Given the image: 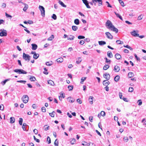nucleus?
Masks as SVG:
<instances>
[{"label":"nucleus","instance_id":"f257e3e1","mask_svg":"<svg viewBox=\"0 0 146 146\" xmlns=\"http://www.w3.org/2000/svg\"><path fill=\"white\" fill-rule=\"evenodd\" d=\"M106 26L107 27L108 29L111 31L115 32V33H117L118 32V29L115 27L109 20L107 21L106 23Z\"/></svg>","mask_w":146,"mask_h":146},{"label":"nucleus","instance_id":"f03ea898","mask_svg":"<svg viewBox=\"0 0 146 146\" xmlns=\"http://www.w3.org/2000/svg\"><path fill=\"white\" fill-rule=\"evenodd\" d=\"M21 100L24 103L26 104L29 100V97L27 95H24L22 97Z\"/></svg>","mask_w":146,"mask_h":146},{"label":"nucleus","instance_id":"7ed1b4c3","mask_svg":"<svg viewBox=\"0 0 146 146\" xmlns=\"http://www.w3.org/2000/svg\"><path fill=\"white\" fill-rule=\"evenodd\" d=\"M14 71L15 72L18 73L19 74H26L27 72L23 69H16L14 70Z\"/></svg>","mask_w":146,"mask_h":146},{"label":"nucleus","instance_id":"20e7f679","mask_svg":"<svg viewBox=\"0 0 146 146\" xmlns=\"http://www.w3.org/2000/svg\"><path fill=\"white\" fill-rule=\"evenodd\" d=\"M23 57L26 61L28 62L30 60L31 58V57L29 55L26 54L25 53H23Z\"/></svg>","mask_w":146,"mask_h":146},{"label":"nucleus","instance_id":"39448f33","mask_svg":"<svg viewBox=\"0 0 146 146\" xmlns=\"http://www.w3.org/2000/svg\"><path fill=\"white\" fill-rule=\"evenodd\" d=\"M39 8L41 12L42 16L43 17H44L45 15V11L44 8L42 6L40 5L39 7Z\"/></svg>","mask_w":146,"mask_h":146},{"label":"nucleus","instance_id":"423d86ee","mask_svg":"<svg viewBox=\"0 0 146 146\" xmlns=\"http://www.w3.org/2000/svg\"><path fill=\"white\" fill-rule=\"evenodd\" d=\"M0 31L1 32L0 33V36H6L7 35V32L6 30L4 29H1Z\"/></svg>","mask_w":146,"mask_h":146},{"label":"nucleus","instance_id":"0eeeda50","mask_svg":"<svg viewBox=\"0 0 146 146\" xmlns=\"http://www.w3.org/2000/svg\"><path fill=\"white\" fill-rule=\"evenodd\" d=\"M139 31L138 30H134L133 31L131 32V34L133 36L137 37L139 36Z\"/></svg>","mask_w":146,"mask_h":146},{"label":"nucleus","instance_id":"6e6552de","mask_svg":"<svg viewBox=\"0 0 146 146\" xmlns=\"http://www.w3.org/2000/svg\"><path fill=\"white\" fill-rule=\"evenodd\" d=\"M105 34L107 38L110 39H113V36L109 32H106L105 33Z\"/></svg>","mask_w":146,"mask_h":146},{"label":"nucleus","instance_id":"1a4fd4ad","mask_svg":"<svg viewBox=\"0 0 146 146\" xmlns=\"http://www.w3.org/2000/svg\"><path fill=\"white\" fill-rule=\"evenodd\" d=\"M85 5L87 8L90 9L91 8L90 7L89 5V2L87 0H84L83 1Z\"/></svg>","mask_w":146,"mask_h":146},{"label":"nucleus","instance_id":"9d476101","mask_svg":"<svg viewBox=\"0 0 146 146\" xmlns=\"http://www.w3.org/2000/svg\"><path fill=\"white\" fill-rule=\"evenodd\" d=\"M103 76L107 80H109L110 79V75L108 73H105L104 74Z\"/></svg>","mask_w":146,"mask_h":146},{"label":"nucleus","instance_id":"9b49d317","mask_svg":"<svg viewBox=\"0 0 146 146\" xmlns=\"http://www.w3.org/2000/svg\"><path fill=\"white\" fill-rule=\"evenodd\" d=\"M67 100L69 102L71 103H73L75 101L74 99L71 97H69L68 98Z\"/></svg>","mask_w":146,"mask_h":146},{"label":"nucleus","instance_id":"f8f14e48","mask_svg":"<svg viewBox=\"0 0 146 146\" xmlns=\"http://www.w3.org/2000/svg\"><path fill=\"white\" fill-rule=\"evenodd\" d=\"M108 80H104L103 81V84L104 86H107L110 84V82Z\"/></svg>","mask_w":146,"mask_h":146},{"label":"nucleus","instance_id":"ddd939ff","mask_svg":"<svg viewBox=\"0 0 146 146\" xmlns=\"http://www.w3.org/2000/svg\"><path fill=\"white\" fill-rule=\"evenodd\" d=\"M120 69V67L117 66H115L114 68V70L116 72H118L119 71Z\"/></svg>","mask_w":146,"mask_h":146},{"label":"nucleus","instance_id":"4468645a","mask_svg":"<svg viewBox=\"0 0 146 146\" xmlns=\"http://www.w3.org/2000/svg\"><path fill=\"white\" fill-rule=\"evenodd\" d=\"M31 46H32V49L33 50H36L37 48V46L35 44H31Z\"/></svg>","mask_w":146,"mask_h":146},{"label":"nucleus","instance_id":"2eb2a0df","mask_svg":"<svg viewBox=\"0 0 146 146\" xmlns=\"http://www.w3.org/2000/svg\"><path fill=\"white\" fill-rule=\"evenodd\" d=\"M93 98L94 97L92 96H90L89 97L88 100L90 104H93Z\"/></svg>","mask_w":146,"mask_h":146},{"label":"nucleus","instance_id":"dca6fc26","mask_svg":"<svg viewBox=\"0 0 146 146\" xmlns=\"http://www.w3.org/2000/svg\"><path fill=\"white\" fill-rule=\"evenodd\" d=\"M115 58L117 59V60H119L121 58V55L118 53L116 54L115 55Z\"/></svg>","mask_w":146,"mask_h":146},{"label":"nucleus","instance_id":"f3484780","mask_svg":"<svg viewBox=\"0 0 146 146\" xmlns=\"http://www.w3.org/2000/svg\"><path fill=\"white\" fill-rule=\"evenodd\" d=\"M98 43L100 45H104L106 44V42L105 41H99Z\"/></svg>","mask_w":146,"mask_h":146},{"label":"nucleus","instance_id":"a211bd4d","mask_svg":"<svg viewBox=\"0 0 146 146\" xmlns=\"http://www.w3.org/2000/svg\"><path fill=\"white\" fill-rule=\"evenodd\" d=\"M63 61V58H58L56 59V61L57 62L60 63L62 62Z\"/></svg>","mask_w":146,"mask_h":146},{"label":"nucleus","instance_id":"6ab92c4d","mask_svg":"<svg viewBox=\"0 0 146 146\" xmlns=\"http://www.w3.org/2000/svg\"><path fill=\"white\" fill-rule=\"evenodd\" d=\"M107 55L108 57L110 58H112L113 57V55L111 51H108V52Z\"/></svg>","mask_w":146,"mask_h":146},{"label":"nucleus","instance_id":"aec40b11","mask_svg":"<svg viewBox=\"0 0 146 146\" xmlns=\"http://www.w3.org/2000/svg\"><path fill=\"white\" fill-rule=\"evenodd\" d=\"M119 75H117L114 78V80L116 82H117L119 80Z\"/></svg>","mask_w":146,"mask_h":146},{"label":"nucleus","instance_id":"412c9836","mask_svg":"<svg viewBox=\"0 0 146 146\" xmlns=\"http://www.w3.org/2000/svg\"><path fill=\"white\" fill-rule=\"evenodd\" d=\"M39 54L35 53L33 55V58L35 59H36L39 57Z\"/></svg>","mask_w":146,"mask_h":146},{"label":"nucleus","instance_id":"4be33fe9","mask_svg":"<svg viewBox=\"0 0 146 146\" xmlns=\"http://www.w3.org/2000/svg\"><path fill=\"white\" fill-rule=\"evenodd\" d=\"M58 3L63 7H66V6L61 1L59 0L58 1Z\"/></svg>","mask_w":146,"mask_h":146},{"label":"nucleus","instance_id":"5701e85b","mask_svg":"<svg viewBox=\"0 0 146 146\" xmlns=\"http://www.w3.org/2000/svg\"><path fill=\"white\" fill-rule=\"evenodd\" d=\"M114 13L117 17L119 18L121 20L123 21L122 17L119 14L116 13L115 12Z\"/></svg>","mask_w":146,"mask_h":146},{"label":"nucleus","instance_id":"b1692460","mask_svg":"<svg viewBox=\"0 0 146 146\" xmlns=\"http://www.w3.org/2000/svg\"><path fill=\"white\" fill-rule=\"evenodd\" d=\"M24 4L25 6L24 7L23 9V10L24 11H26V10H27V9H28V5L26 3H24Z\"/></svg>","mask_w":146,"mask_h":146},{"label":"nucleus","instance_id":"393cba45","mask_svg":"<svg viewBox=\"0 0 146 146\" xmlns=\"http://www.w3.org/2000/svg\"><path fill=\"white\" fill-rule=\"evenodd\" d=\"M15 119L14 117H11L10 118V122L11 123H14Z\"/></svg>","mask_w":146,"mask_h":146},{"label":"nucleus","instance_id":"a878e982","mask_svg":"<svg viewBox=\"0 0 146 146\" xmlns=\"http://www.w3.org/2000/svg\"><path fill=\"white\" fill-rule=\"evenodd\" d=\"M48 84H50L51 86H54V82L51 80H49L48 81Z\"/></svg>","mask_w":146,"mask_h":146},{"label":"nucleus","instance_id":"bb28decb","mask_svg":"<svg viewBox=\"0 0 146 146\" xmlns=\"http://www.w3.org/2000/svg\"><path fill=\"white\" fill-rule=\"evenodd\" d=\"M74 23L76 25H78L79 23V20L78 19H76L74 20Z\"/></svg>","mask_w":146,"mask_h":146},{"label":"nucleus","instance_id":"cd10ccee","mask_svg":"<svg viewBox=\"0 0 146 146\" xmlns=\"http://www.w3.org/2000/svg\"><path fill=\"white\" fill-rule=\"evenodd\" d=\"M46 65L49 66L53 64V62L52 61L47 62H46Z\"/></svg>","mask_w":146,"mask_h":146},{"label":"nucleus","instance_id":"c85d7f7f","mask_svg":"<svg viewBox=\"0 0 146 146\" xmlns=\"http://www.w3.org/2000/svg\"><path fill=\"white\" fill-rule=\"evenodd\" d=\"M97 2L98 3V6H101L102 5V0H96Z\"/></svg>","mask_w":146,"mask_h":146},{"label":"nucleus","instance_id":"c756f323","mask_svg":"<svg viewBox=\"0 0 146 146\" xmlns=\"http://www.w3.org/2000/svg\"><path fill=\"white\" fill-rule=\"evenodd\" d=\"M110 67V66L109 65L106 64L103 67V70H107Z\"/></svg>","mask_w":146,"mask_h":146},{"label":"nucleus","instance_id":"7c9ffc66","mask_svg":"<svg viewBox=\"0 0 146 146\" xmlns=\"http://www.w3.org/2000/svg\"><path fill=\"white\" fill-rule=\"evenodd\" d=\"M49 126H47V125H45L44 126V130L45 131H47L49 129Z\"/></svg>","mask_w":146,"mask_h":146},{"label":"nucleus","instance_id":"2f4dec72","mask_svg":"<svg viewBox=\"0 0 146 146\" xmlns=\"http://www.w3.org/2000/svg\"><path fill=\"white\" fill-rule=\"evenodd\" d=\"M133 73L131 72H129L128 74V76L129 78H131L133 77Z\"/></svg>","mask_w":146,"mask_h":146},{"label":"nucleus","instance_id":"473e14b6","mask_svg":"<svg viewBox=\"0 0 146 146\" xmlns=\"http://www.w3.org/2000/svg\"><path fill=\"white\" fill-rule=\"evenodd\" d=\"M76 142V139H75L73 138L70 141V143L72 145L74 144Z\"/></svg>","mask_w":146,"mask_h":146},{"label":"nucleus","instance_id":"72a5a7b5","mask_svg":"<svg viewBox=\"0 0 146 146\" xmlns=\"http://www.w3.org/2000/svg\"><path fill=\"white\" fill-rule=\"evenodd\" d=\"M30 80L31 81H34L36 80L35 78L33 76H31L30 78Z\"/></svg>","mask_w":146,"mask_h":146},{"label":"nucleus","instance_id":"f704fd0d","mask_svg":"<svg viewBox=\"0 0 146 146\" xmlns=\"http://www.w3.org/2000/svg\"><path fill=\"white\" fill-rule=\"evenodd\" d=\"M72 29L73 31H75L78 29V27L76 26H73L72 27Z\"/></svg>","mask_w":146,"mask_h":146},{"label":"nucleus","instance_id":"c9c22d12","mask_svg":"<svg viewBox=\"0 0 146 146\" xmlns=\"http://www.w3.org/2000/svg\"><path fill=\"white\" fill-rule=\"evenodd\" d=\"M70 36L71 37H69L68 38V40H74V36H72V35H70Z\"/></svg>","mask_w":146,"mask_h":146},{"label":"nucleus","instance_id":"e433bc0d","mask_svg":"<svg viewBox=\"0 0 146 146\" xmlns=\"http://www.w3.org/2000/svg\"><path fill=\"white\" fill-rule=\"evenodd\" d=\"M123 46L131 50H132L133 48H131L130 46H129L128 45H124Z\"/></svg>","mask_w":146,"mask_h":146},{"label":"nucleus","instance_id":"4c0bfd02","mask_svg":"<svg viewBox=\"0 0 146 146\" xmlns=\"http://www.w3.org/2000/svg\"><path fill=\"white\" fill-rule=\"evenodd\" d=\"M118 1L122 7H124L125 6L124 3L121 0H118Z\"/></svg>","mask_w":146,"mask_h":146},{"label":"nucleus","instance_id":"58836bf2","mask_svg":"<svg viewBox=\"0 0 146 146\" xmlns=\"http://www.w3.org/2000/svg\"><path fill=\"white\" fill-rule=\"evenodd\" d=\"M143 15H141L139 16L137 18V20H141L143 18Z\"/></svg>","mask_w":146,"mask_h":146},{"label":"nucleus","instance_id":"ea45409f","mask_svg":"<svg viewBox=\"0 0 146 146\" xmlns=\"http://www.w3.org/2000/svg\"><path fill=\"white\" fill-rule=\"evenodd\" d=\"M23 121V119L22 118H20L19 119V123L20 125H22Z\"/></svg>","mask_w":146,"mask_h":146},{"label":"nucleus","instance_id":"a19ab883","mask_svg":"<svg viewBox=\"0 0 146 146\" xmlns=\"http://www.w3.org/2000/svg\"><path fill=\"white\" fill-rule=\"evenodd\" d=\"M68 88L69 91L72 90L73 88V86H68Z\"/></svg>","mask_w":146,"mask_h":146},{"label":"nucleus","instance_id":"79ce46f5","mask_svg":"<svg viewBox=\"0 0 146 146\" xmlns=\"http://www.w3.org/2000/svg\"><path fill=\"white\" fill-rule=\"evenodd\" d=\"M86 77L82 78L81 79V81L80 82V83L82 84H83L84 81L86 80Z\"/></svg>","mask_w":146,"mask_h":146},{"label":"nucleus","instance_id":"37998d69","mask_svg":"<svg viewBox=\"0 0 146 146\" xmlns=\"http://www.w3.org/2000/svg\"><path fill=\"white\" fill-rule=\"evenodd\" d=\"M8 80V79L5 80H4L1 82V83L2 85H4L5 84L6 82Z\"/></svg>","mask_w":146,"mask_h":146},{"label":"nucleus","instance_id":"c03bdc74","mask_svg":"<svg viewBox=\"0 0 146 146\" xmlns=\"http://www.w3.org/2000/svg\"><path fill=\"white\" fill-rule=\"evenodd\" d=\"M54 36L53 35H52L51 36L49 37L48 39V40H52L54 38Z\"/></svg>","mask_w":146,"mask_h":146},{"label":"nucleus","instance_id":"a18cd8bd","mask_svg":"<svg viewBox=\"0 0 146 146\" xmlns=\"http://www.w3.org/2000/svg\"><path fill=\"white\" fill-rule=\"evenodd\" d=\"M101 116L104 117L105 116L106 113L104 111H102L100 113Z\"/></svg>","mask_w":146,"mask_h":146},{"label":"nucleus","instance_id":"49530a36","mask_svg":"<svg viewBox=\"0 0 146 146\" xmlns=\"http://www.w3.org/2000/svg\"><path fill=\"white\" fill-rule=\"evenodd\" d=\"M104 59L106 60V62L107 63H108L109 64L110 63V61H111L110 60H108L107 58H105Z\"/></svg>","mask_w":146,"mask_h":146},{"label":"nucleus","instance_id":"de8ad7c7","mask_svg":"<svg viewBox=\"0 0 146 146\" xmlns=\"http://www.w3.org/2000/svg\"><path fill=\"white\" fill-rule=\"evenodd\" d=\"M123 140L125 142H127L128 141L129 139L127 137H124Z\"/></svg>","mask_w":146,"mask_h":146},{"label":"nucleus","instance_id":"09e8293b","mask_svg":"<svg viewBox=\"0 0 146 146\" xmlns=\"http://www.w3.org/2000/svg\"><path fill=\"white\" fill-rule=\"evenodd\" d=\"M17 82H18L21 83H23L24 84H25L26 82V81L25 80H20L17 81Z\"/></svg>","mask_w":146,"mask_h":146},{"label":"nucleus","instance_id":"8fccbe9b","mask_svg":"<svg viewBox=\"0 0 146 146\" xmlns=\"http://www.w3.org/2000/svg\"><path fill=\"white\" fill-rule=\"evenodd\" d=\"M52 18L54 20H56L57 19V17L56 15L53 14L52 16Z\"/></svg>","mask_w":146,"mask_h":146},{"label":"nucleus","instance_id":"3c124183","mask_svg":"<svg viewBox=\"0 0 146 146\" xmlns=\"http://www.w3.org/2000/svg\"><path fill=\"white\" fill-rule=\"evenodd\" d=\"M47 141L48 142V143L49 144L51 143V139L48 136L47 137Z\"/></svg>","mask_w":146,"mask_h":146},{"label":"nucleus","instance_id":"603ef678","mask_svg":"<svg viewBox=\"0 0 146 146\" xmlns=\"http://www.w3.org/2000/svg\"><path fill=\"white\" fill-rule=\"evenodd\" d=\"M54 145L55 146H58V142L57 141V139H56L54 142Z\"/></svg>","mask_w":146,"mask_h":146},{"label":"nucleus","instance_id":"864d4df0","mask_svg":"<svg viewBox=\"0 0 146 146\" xmlns=\"http://www.w3.org/2000/svg\"><path fill=\"white\" fill-rule=\"evenodd\" d=\"M54 113H55L54 111H53L51 113H50L49 115L51 117H54Z\"/></svg>","mask_w":146,"mask_h":146},{"label":"nucleus","instance_id":"5fc2aeb1","mask_svg":"<svg viewBox=\"0 0 146 146\" xmlns=\"http://www.w3.org/2000/svg\"><path fill=\"white\" fill-rule=\"evenodd\" d=\"M41 110L42 112H45L46 111V109L44 107H42L41 108Z\"/></svg>","mask_w":146,"mask_h":146},{"label":"nucleus","instance_id":"6e6d98bb","mask_svg":"<svg viewBox=\"0 0 146 146\" xmlns=\"http://www.w3.org/2000/svg\"><path fill=\"white\" fill-rule=\"evenodd\" d=\"M26 125V124L25 123H23V125L22 128L24 131H25L26 130L25 126Z\"/></svg>","mask_w":146,"mask_h":146},{"label":"nucleus","instance_id":"4d7b16f0","mask_svg":"<svg viewBox=\"0 0 146 146\" xmlns=\"http://www.w3.org/2000/svg\"><path fill=\"white\" fill-rule=\"evenodd\" d=\"M133 90V87H130L129 89V92H132Z\"/></svg>","mask_w":146,"mask_h":146},{"label":"nucleus","instance_id":"13d9d810","mask_svg":"<svg viewBox=\"0 0 146 146\" xmlns=\"http://www.w3.org/2000/svg\"><path fill=\"white\" fill-rule=\"evenodd\" d=\"M33 137L34 140L36 142H37L38 143H39L40 142L39 140V139H36L35 136H33Z\"/></svg>","mask_w":146,"mask_h":146},{"label":"nucleus","instance_id":"bf43d9fd","mask_svg":"<svg viewBox=\"0 0 146 146\" xmlns=\"http://www.w3.org/2000/svg\"><path fill=\"white\" fill-rule=\"evenodd\" d=\"M84 38L85 37L84 36L79 35L78 36V38L79 39H84Z\"/></svg>","mask_w":146,"mask_h":146},{"label":"nucleus","instance_id":"052dcab7","mask_svg":"<svg viewBox=\"0 0 146 146\" xmlns=\"http://www.w3.org/2000/svg\"><path fill=\"white\" fill-rule=\"evenodd\" d=\"M134 56L136 59V60L138 61H140V59L139 58H138L137 55L136 54H134Z\"/></svg>","mask_w":146,"mask_h":146},{"label":"nucleus","instance_id":"680f3d73","mask_svg":"<svg viewBox=\"0 0 146 146\" xmlns=\"http://www.w3.org/2000/svg\"><path fill=\"white\" fill-rule=\"evenodd\" d=\"M79 59H81L80 58H79L78 60H77L76 61V63L77 64H79L81 61L82 60H79Z\"/></svg>","mask_w":146,"mask_h":146},{"label":"nucleus","instance_id":"e2e57ef3","mask_svg":"<svg viewBox=\"0 0 146 146\" xmlns=\"http://www.w3.org/2000/svg\"><path fill=\"white\" fill-rule=\"evenodd\" d=\"M5 16L7 17H10L11 18L12 17V16L9 15L7 13H5Z\"/></svg>","mask_w":146,"mask_h":146},{"label":"nucleus","instance_id":"0e129e2a","mask_svg":"<svg viewBox=\"0 0 146 146\" xmlns=\"http://www.w3.org/2000/svg\"><path fill=\"white\" fill-rule=\"evenodd\" d=\"M138 105L141 106L142 104V102L141 100H138Z\"/></svg>","mask_w":146,"mask_h":146},{"label":"nucleus","instance_id":"69168bd1","mask_svg":"<svg viewBox=\"0 0 146 146\" xmlns=\"http://www.w3.org/2000/svg\"><path fill=\"white\" fill-rule=\"evenodd\" d=\"M106 3L108 4L107 7H109L110 8H112V6L110 5V3H109V2L108 1H106Z\"/></svg>","mask_w":146,"mask_h":146},{"label":"nucleus","instance_id":"338daca9","mask_svg":"<svg viewBox=\"0 0 146 146\" xmlns=\"http://www.w3.org/2000/svg\"><path fill=\"white\" fill-rule=\"evenodd\" d=\"M92 1L93 2V4L94 5L96 6V3L97 2L96 0H92Z\"/></svg>","mask_w":146,"mask_h":146},{"label":"nucleus","instance_id":"774afa93","mask_svg":"<svg viewBox=\"0 0 146 146\" xmlns=\"http://www.w3.org/2000/svg\"><path fill=\"white\" fill-rule=\"evenodd\" d=\"M89 146H95V145L93 143H89Z\"/></svg>","mask_w":146,"mask_h":146}]
</instances>
